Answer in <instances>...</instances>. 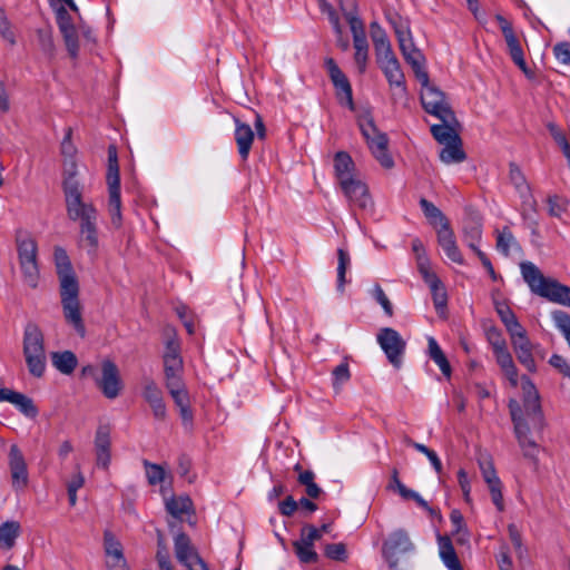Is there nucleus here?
<instances>
[{"label":"nucleus","instance_id":"f257e3e1","mask_svg":"<svg viewBox=\"0 0 570 570\" xmlns=\"http://www.w3.org/2000/svg\"><path fill=\"white\" fill-rule=\"evenodd\" d=\"M62 189L66 200V209L69 219L80 220L79 246L83 248L91 258H96L99 247L97 229V209L91 203L82 200V191L79 181L76 179V165L71 163L70 169L63 179Z\"/></svg>","mask_w":570,"mask_h":570},{"label":"nucleus","instance_id":"f03ea898","mask_svg":"<svg viewBox=\"0 0 570 570\" xmlns=\"http://www.w3.org/2000/svg\"><path fill=\"white\" fill-rule=\"evenodd\" d=\"M524 393L523 407L515 400L509 402V410L514 425L515 438L527 459L537 462L540 452L539 444L530 436L529 422L533 428H542V412L538 391L532 381L523 375L521 377Z\"/></svg>","mask_w":570,"mask_h":570},{"label":"nucleus","instance_id":"7ed1b4c3","mask_svg":"<svg viewBox=\"0 0 570 570\" xmlns=\"http://www.w3.org/2000/svg\"><path fill=\"white\" fill-rule=\"evenodd\" d=\"M53 258L60 281V296L66 321L83 337L86 327L82 321L79 303V284L67 252L62 247H55Z\"/></svg>","mask_w":570,"mask_h":570},{"label":"nucleus","instance_id":"20e7f679","mask_svg":"<svg viewBox=\"0 0 570 570\" xmlns=\"http://www.w3.org/2000/svg\"><path fill=\"white\" fill-rule=\"evenodd\" d=\"M522 277L531 292L547 298L550 302L570 307V287L560 284L556 279L547 278L531 262L520 265Z\"/></svg>","mask_w":570,"mask_h":570},{"label":"nucleus","instance_id":"39448f33","mask_svg":"<svg viewBox=\"0 0 570 570\" xmlns=\"http://www.w3.org/2000/svg\"><path fill=\"white\" fill-rule=\"evenodd\" d=\"M16 247L23 283L30 288H37L40 281V267L36 239L29 232L19 229L16 233Z\"/></svg>","mask_w":570,"mask_h":570},{"label":"nucleus","instance_id":"423d86ee","mask_svg":"<svg viewBox=\"0 0 570 570\" xmlns=\"http://www.w3.org/2000/svg\"><path fill=\"white\" fill-rule=\"evenodd\" d=\"M357 124L374 158L382 167L391 169L394 166V160L387 149L389 138L386 134L377 129L370 112L360 115Z\"/></svg>","mask_w":570,"mask_h":570},{"label":"nucleus","instance_id":"0eeeda50","mask_svg":"<svg viewBox=\"0 0 570 570\" xmlns=\"http://www.w3.org/2000/svg\"><path fill=\"white\" fill-rule=\"evenodd\" d=\"M165 336L163 353L165 379L180 376L184 372L180 340L175 328L171 327L166 328Z\"/></svg>","mask_w":570,"mask_h":570},{"label":"nucleus","instance_id":"6e6552de","mask_svg":"<svg viewBox=\"0 0 570 570\" xmlns=\"http://www.w3.org/2000/svg\"><path fill=\"white\" fill-rule=\"evenodd\" d=\"M175 557L188 570H209L207 563L199 556L196 547L185 532L179 531L174 537Z\"/></svg>","mask_w":570,"mask_h":570},{"label":"nucleus","instance_id":"1a4fd4ad","mask_svg":"<svg viewBox=\"0 0 570 570\" xmlns=\"http://www.w3.org/2000/svg\"><path fill=\"white\" fill-rule=\"evenodd\" d=\"M376 62L383 71L389 85L394 89L393 96L399 98L406 97L405 77L401 65L394 52L376 57Z\"/></svg>","mask_w":570,"mask_h":570},{"label":"nucleus","instance_id":"9d476101","mask_svg":"<svg viewBox=\"0 0 570 570\" xmlns=\"http://www.w3.org/2000/svg\"><path fill=\"white\" fill-rule=\"evenodd\" d=\"M419 272L422 275L425 284L429 286L433 305L439 316L445 317L446 315V305H448V294L445 286L441 282V279L436 276L434 272L431 271L429 261H422L419 258Z\"/></svg>","mask_w":570,"mask_h":570},{"label":"nucleus","instance_id":"9b49d317","mask_svg":"<svg viewBox=\"0 0 570 570\" xmlns=\"http://www.w3.org/2000/svg\"><path fill=\"white\" fill-rule=\"evenodd\" d=\"M423 109L440 120H453V110L445 99V95L435 86L421 89Z\"/></svg>","mask_w":570,"mask_h":570},{"label":"nucleus","instance_id":"f8f14e48","mask_svg":"<svg viewBox=\"0 0 570 570\" xmlns=\"http://www.w3.org/2000/svg\"><path fill=\"white\" fill-rule=\"evenodd\" d=\"M376 340L389 362L393 366L400 367L406 343L399 332L391 327L381 328L376 335Z\"/></svg>","mask_w":570,"mask_h":570},{"label":"nucleus","instance_id":"ddd939ff","mask_svg":"<svg viewBox=\"0 0 570 570\" xmlns=\"http://www.w3.org/2000/svg\"><path fill=\"white\" fill-rule=\"evenodd\" d=\"M479 468L481 470L482 478L488 485L491 500L499 512L504 511V500L502 493V482L497 474L493 461L491 456L483 455L479 458Z\"/></svg>","mask_w":570,"mask_h":570},{"label":"nucleus","instance_id":"4468645a","mask_svg":"<svg viewBox=\"0 0 570 570\" xmlns=\"http://www.w3.org/2000/svg\"><path fill=\"white\" fill-rule=\"evenodd\" d=\"M325 67L335 88L338 102L347 106L350 110H354L355 105L353 101V90L347 77L340 69L333 58L325 59Z\"/></svg>","mask_w":570,"mask_h":570},{"label":"nucleus","instance_id":"2eb2a0df","mask_svg":"<svg viewBox=\"0 0 570 570\" xmlns=\"http://www.w3.org/2000/svg\"><path fill=\"white\" fill-rule=\"evenodd\" d=\"M96 384L109 400L116 399L122 389L119 370L117 365L110 360H104L101 363V375L96 377Z\"/></svg>","mask_w":570,"mask_h":570},{"label":"nucleus","instance_id":"dca6fc26","mask_svg":"<svg viewBox=\"0 0 570 570\" xmlns=\"http://www.w3.org/2000/svg\"><path fill=\"white\" fill-rule=\"evenodd\" d=\"M414 549V546L407 534V532L403 529H397L393 531L387 540L383 543V557L389 562L390 568H395L397 566V556L401 553L410 552Z\"/></svg>","mask_w":570,"mask_h":570},{"label":"nucleus","instance_id":"f3484780","mask_svg":"<svg viewBox=\"0 0 570 570\" xmlns=\"http://www.w3.org/2000/svg\"><path fill=\"white\" fill-rule=\"evenodd\" d=\"M56 21L65 40L67 51L71 58H77L79 52L78 33L72 18L65 6L56 9Z\"/></svg>","mask_w":570,"mask_h":570},{"label":"nucleus","instance_id":"a211bd4d","mask_svg":"<svg viewBox=\"0 0 570 570\" xmlns=\"http://www.w3.org/2000/svg\"><path fill=\"white\" fill-rule=\"evenodd\" d=\"M94 444L97 466L107 470L111 462V439L108 425L97 428Z\"/></svg>","mask_w":570,"mask_h":570},{"label":"nucleus","instance_id":"6ab92c4d","mask_svg":"<svg viewBox=\"0 0 570 570\" xmlns=\"http://www.w3.org/2000/svg\"><path fill=\"white\" fill-rule=\"evenodd\" d=\"M509 177L517 193L522 199V205L524 207L523 216L525 215L527 209L535 212L537 202L533 198L530 185L528 184L525 176L519 166L515 164H510Z\"/></svg>","mask_w":570,"mask_h":570},{"label":"nucleus","instance_id":"aec40b11","mask_svg":"<svg viewBox=\"0 0 570 570\" xmlns=\"http://www.w3.org/2000/svg\"><path fill=\"white\" fill-rule=\"evenodd\" d=\"M9 465L13 489L17 491L24 489L28 484V470L24 458L17 445L10 448Z\"/></svg>","mask_w":570,"mask_h":570},{"label":"nucleus","instance_id":"412c9836","mask_svg":"<svg viewBox=\"0 0 570 570\" xmlns=\"http://www.w3.org/2000/svg\"><path fill=\"white\" fill-rule=\"evenodd\" d=\"M340 186L344 195L354 206L361 209H367L372 207L373 203L367 186L360 179L354 178Z\"/></svg>","mask_w":570,"mask_h":570},{"label":"nucleus","instance_id":"4be33fe9","mask_svg":"<svg viewBox=\"0 0 570 570\" xmlns=\"http://www.w3.org/2000/svg\"><path fill=\"white\" fill-rule=\"evenodd\" d=\"M396 39L400 50L409 65H417L419 60H424V56L414 45L411 29L405 24L396 29Z\"/></svg>","mask_w":570,"mask_h":570},{"label":"nucleus","instance_id":"5701e85b","mask_svg":"<svg viewBox=\"0 0 570 570\" xmlns=\"http://www.w3.org/2000/svg\"><path fill=\"white\" fill-rule=\"evenodd\" d=\"M235 124L234 138L237 145V151L242 160L246 161L248 159L255 132L252 127L242 121L238 117H233Z\"/></svg>","mask_w":570,"mask_h":570},{"label":"nucleus","instance_id":"b1692460","mask_svg":"<svg viewBox=\"0 0 570 570\" xmlns=\"http://www.w3.org/2000/svg\"><path fill=\"white\" fill-rule=\"evenodd\" d=\"M438 242L444 250L445 255L452 262L462 265L464 263L463 256L456 245L454 233L450 227L438 228Z\"/></svg>","mask_w":570,"mask_h":570},{"label":"nucleus","instance_id":"393cba45","mask_svg":"<svg viewBox=\"0 0 570 570\" xmlns=\"http://www.w3.org/2000/svg\"><path fill=\"white\" fill-rule=\"evenodd\" d=\"M389 489L396 491L400 494V497L404 500H413L420 508L424 509L430 514H434V509H432L429 505V503L416 491L406 488L401 482L397 469H393L392 471Z\"/></svg>","mask_w":570,"mask_h":570},{"label":"nucleus","instance_id":"a878e982","mask_svg":"<svg viewBox=\"0 0 570 570\" xmlns=\"http://www.w3.org/2000/svg\"><path fill=\"white\" fill-rule=\"evenodd\" d=\"M459 122L455 115L453 114V120H441V124L431 126V134L434 139L442 144H449L452 141H460V135L456 131Z\"/></svg>","mask_w":570,"mask_h":570},{"label":"nucleus","instance_id":"bb28decb","mask_svg":"<svg viewBox=\"0 0 570 570\" xmlns=\"http://www.w3.org/2000/svg\"><path fill=\"white\" fill-rule=\"evenodd\" d=\"M439 556L449 570H463L451 539L438 535Z\"/></svg>","mask_w":570,"mask_h":570},{"label":"nucleus","instance_id":"cd10ccee","mask_svg":"<svg viewBox=\"0 0 570 570\" xmlns=\"http://www.w3.org/2000/svg\"><path fill=\"white\" fill-rule=\"evenodd\" d=\"M335 176L340 185L354 179L355 164L346 151H337L334 156Z\"/></svg>","mask_w":570,"mask_h":570},{"label":"nucleus","instance_id":"c85d7f7f","mask_svg":"<svg viewBox=\"0 0 570 570\" xmlns=\"http://www.w3.org/2000/svg\"><path fill=\"white\" fill-rule=\"evenodd\" d=\"M43 352V335L40 328L33 323L27 324L23 333V354Z\"/></svg>","mask_w":570,"mask_h":570},{"label":"nucleus","instance_id":"c756f323","mask_svg":"<svg viewBox=\"0 0 570 570\" xmlns=\"http://www.w3.org/2000/svg\"><path fill=\"white\" fill-rule=\"evenodd\" d=\"M165 385L178 409L190 404L189 394L183 382V375L165 379Z\"/></svg>","mask_w":570,"mask_h":570},{"label":"nucleus","instance_id":"7c9ffc66","mask_svg":"<svg viewBox=\"0 0 570 570\" xmlns=\"http://www.w3.org/2000/svg\"><path fill=\"white\" fill-rule=\"evenodd\" d=\"M108 212L114 226L119 228L122 224L121 215V199H120V184H116L114 179L112 185H108Z\"/></svg>","mask_w":570,"mask_h":570},{"label":"nucleus","instance_id":"2f4dec72","mask_svg":"<svg viewBox=\"0 0 570 570\" xmlns=\"http://www.w3.org/2000/svg\"><path fill=\"white\" fill-rule=\"evenodd\" d=\"M420 207L429 223L436 229L450 227L449 219L432 202L426 198H421Z\"/></svg>","mask_w":570,"mask_h":570},{"label":"nucleus","instance_id":"473e14b6","mask_svg":"<svg viewBox=\"0 0 570 570\" xmlns=\"http://www.w3.org/2000/svg\"><path fill=\"white\" fill-rule=\"evenodd\" d=\"M507 42L509 55L512 59V61L522 70V72L528 77L532 78L533 72L528 68L523 49L517 38V36H512L504 39Z\"/></svg>","mask_w":570,"mask_h":570},{"label":"nucleus","instance_id":"72a5a7b5","mask_svg":"<svg viewBox=\"0 0 570 570\" xmlns=\"http://www.w3.org/2000/svg\"><path fill=\"white\" fill-rule=\"evenodd\" d=\"M166 511L175 519L181 520L193 512V502L188 497H171L165 502Z\"/></svg>","mask_w":570,"mask_h":570},{"label":"nucleus","instance_id":"f704fd0d","mask_svg":"<svg viewBox=\"0 0 570 570\" xmlns=\"http://www.w3.org/2000/svg\"><path fill=\"white\" fill-rule=\"evenodd\" d=\"M51 361L53 366L65 375H70L78 364L77 356L71 351L55 352Z\"/></svg>","mask_w":570,"mask_h":570},{"label":"nucleus","instance_id":"c9c22d12","mask_svg":"<svg viewBox=\"0 0 570 570\" xmlns=\"http://www.w3.org/2000/svg\"><path fill=\"white\" fill-rule=\"evenodd\" d=\"M428 353L430 358L440 367L442 374L446 377L451 375L450 363L440 347L436 340L432 336L428 338Z\"/></svg>","mask_w":570,"mask_h":570},{"label":"nucleus","instance_id":"e433bc0d","mask_svg":"<svg viewBox=\"0 0 570 570\" xmlns=\"http://www.w3.org/2000/svg\"><path fill=\"white\" fill-rule=\"evenodd\" d=\"M440 159L445 165L459 164L465 160L466 155L462 148V140L445 144L440 150Z\"/></svg>","mask_w":570,"mask_h":570},{"label":"nucleus","instance_id":"4c0bfd02","mask_svg":"<svg viewBox=\"0 0 570 570\" xmlns=\"http://www.w3.org/2000/svg\"><path fill=\"white\" fill-rule=\"evenodd\" d=\"M371 37L374 43L375 57L393 52L386 32L377 22L371 23Z\"/></svg>","mask_w":570,"mask_h":570},{"label":"nucleus","instance_id":"58836bf2","mask_svg":"<svg viewBox=\"0 0 570 570\" xmlns=\"http://www.w3.org/2000/svg\"><path fill=\"white\" fill-rule=\"evenodd\" d=\"M517 355L518 361L523 365L530 373L537 372V363L532 353V343L530 341L519 343L512 346Z\"/></svg>","mask_w":570,"mask_h":570},{"label":"nucleus","instance_id":"ea45409f","mask_svg":"<svg viewBox=\"0 0 570 570\" xmlns=\"http://www.w3.org/2000/svg\"><path fill=\"white\" fill-rule=\"evenodd\" d=\"M20 533V524L17 521H7L0 525V548L11 549Z\"/></svg>","mask_w":570,"mask_h":570},{"label":"nucleus","instance_id":"a19ab883","mask_svg":"<svg viewBox=\"0 0 570 570\" xmlns=\"http://www.w3.org/2000/svg\"><path fill=\"white\" fill-rule=\"evenodd\" d=\"M497 248L504 256H509L512 249H520V245L509 227H503L497 236Z\"/></svg>","mask_w":570,"mask_h":570},{"label":"nucleus","instance_id":"79ce46f5","mask_svg":"<svg viewBox=\"0 0 570 570\" xmlns=\"http://www.w3.org/2000/svg\"><path fill=\"white\" fill-rule=\"evenodd\" d=\"M293 547L301 562L314 563L317 561L318 556L314 550V546L309 541L301 537L299 540L293 543Z\"/></svg>","mask_w":570,"mask_h":570},{"label":"nucleus","instance_id":"37998d69","mask_svg":"<svg viewBox=\"0 0 570 570\" xmlns=\"http://www.w3.org/2000/svg\"><path fill=\"white\" fill-rule=\"evenodd\" d=\"M315 473L311 470L302 471L297 476V482L305 487V492L309 499H318L323 490L315 483Z\"/></svg>","mask_w":570,"mask_h":570},{"label":"nucleus","instance_id":"c03bdc74","mask_svg":"<svg viewBox=\"0 0 570 570\" xmlns=\"http://www.w3.org/2000/svg\"><path fill=\"white\" fill-rule=\"evenodd\" d=\"M141 395L149 405L164 400L163 391L151 377L142 379Z\"/></svg>","mask_w":570,"mask_h":570},{"label":"nucleus","instance_id":"a18cd8bd","mask_svg":"<svg viewBox=\"0 0 570 570\" xmlns=\"http://www.w3.org/2000/svg\"><path fill=\"white\" fill-rule=\"evenodd\" d=\"M26 362L30 374L41 377L46 370V355L43 353H26Z\"/></svg>","mask_w":570,"mask_h":570},{"label":"nucleus","instance_id":"49530a36","mask_svg":"<svg viewBox=\"0 0 570 570\" xmlns=\"http://www.w3.org/2000/svg\"><path fill=\"white\" fill-rule=\"evenodd\" d=\"M12 405L27 417L35 419L38 415V409L32 399L20 392L16 395Z\"/></svg>","mask_w":570,"mask_h":570},{"label":"nucleus","instance_id":"de8ad7c7","mask_svg":"<svg viewBox=\"0 0 570 570\" xmlns=\"http://www.w3.org/2000/svg\"><path fill=\"white\" fill-rule=\"evenodd\" d=\"M337 258H338V265H337V291L343 293L344 292V285L346 284V271L351 264L350 255L348 253L343 249H337Z\"/></svg>","mask_w":570,"mask_h":570},{"label":"nucleus","instance_id":"09e8293b","mask_svg":"<svg viewBox=\"0 0 570 570\" xmlns=\"http://www.w3.org/2000/svg\"><path fill=\"white\" fill-rule=\"evenodd\" d=\"M355 55L354 59L360 69V72H364L367 62L368 43L366 38H357L353 40Z\"/></svg>","mask_w":570,"mask_h":570},{"label":"nucleus","instance_id":"8fccbe9b","mask_svg":"<svg viewBox=\"0 0 570 570\" xmlns=\"http://www.w3.org/2000/svg\"><path fill=\"white\" fill-rule=\"evenodd\" d=\"M551 316L556 327L563 335L570 348V315L563 311H554Z\"/></svg>","mask_w":570,"mask_h":570},{"label":"nucleus","instance_id":"3c124183","mask_svg":"<svg viewBox=\"0 0 570 570\" xmlns=\"http://www.w3.org/2000/svg\"><path fill=\"white\" fill-rule=\"evenodd\" d=\"M547 203L549 215L558 218L567 210L569 204L567 198L559 195L549 196Z\"/></svg>","mask_w":570,"mask_h":570},{"label":"nucleus","instance_id":"603ef678","mask_svg":"<svg viewBox=\"0 0 570 570\" xmlns=\"http://www.w3.org/2000/svg\"><path fill=\"white\" fill-rule=\"evenodd\" d=\"M146 476L150 485H157L165 479V470L161 465L144 460Z\"/></svg>","mask_w":570,"mask_h":570},{"label":"nucleus","instance_id":"864d4df0","mask_svg":"<svg viewBox=\"0 0 570 570\" xmlns=\"http://www.w3.org/2000/svg\"><path fill=\"white\" fill-rule=\"evenodd\" d=\"M114 179L116 180V184H120L117 153L116 148L111 146L108 150L107 184L112 185Z\"/></svg>","mask_w":570,"mask_h":570},{"label":"nucleus","instance_id":"5fc2aeb1","mask_svg":"<svg viewBox=\"0 0 570 570\" xmlns=\"http://www.w3.org/2000/svg\"><path fill=\"white\" fill-rule=\"evenodd\" d=\"M156 560L160 570H174L163 535H158Z\"/></svg>","mask_w":570,"mask_h":570},{"label":"nucleus","instance_id":"6e6d98bb","mask_svg":"<svg viewBox=\"0 0 570 570\" xmlns=\"http://www.w3.org/2000/svg\"><path fill=\"white\" fill-rule=\"evenodd\" d=\"M548 130L554 141L559 145L561 148L564 157L568 159L570 165V144L568 142L566 135L559 129V127L554 124L548 125Z\"/></svg>","mask_w":570,"mask_h":570},{"label":"nucleus","instance_id":"4d7b16f0","mask_svg":"<svg viewBox=\"0 0 570 570\" xmlns=\"http://www.w3.org/2000/svg\"><path fill=\"white\" fill-rule=\"evenodd\" d=\"M494 308L498 313L501 322L505 327L511 325L517 318L514 312L510 308V306L505 302L495 301Z\"/></svg>","mask_w":570,"mask_h":570},{"label":"nucleus","instance_id":"13d9d810","mask_svg":"<svg viewBox=\"0 0 570 570\" xmlns=\"http://www.w3.org/2000/svg\"><path fill=\"white\" fill-rule=\"evenodd\" d=\"M505 328L510 335L512 346L515 345V343L519 344V343L530 341L527 335V331L524 330V327L520 324V322L518 320H515L511 325H509Z\"/></svg>","mask_w":570,"mask_h":570},{"label":"nucleus","instance_id":"bf43d9fd","mask_svg":"<svg viewBox=\"0 0 570 570\" xmlns=\"http://www.w3.org/2000/svg\"><path fill=\"white\" fill-rule=\"evenodd\" d=\"M333 375V386L338 389L342 384L346 383L350 377V367L346 362L338 364L332 372Z\"/></svg>","mask_w":570,"mask_h":570},{"label":"nucleus","instance_id":"052dcab7","mask_svg":"<svg viewBox=\"0 0 570 570\" xmlns=\"http://www.w3.org/2000/svg\"><path fill=\"white\" fill-rule=\"evenodd\" d=\"M485 334L492 351L507 346L502 332L497 326L489 327Z\"/></svg>","mask_w":570,"mask_h":570},{"label":"nucleus","instance_id":"680f3d73","mask_svg":"<svg viewBox=\"0 0 570 570\" xmlns=\"http://www.w3.org/2000/svg\"><path fill=\"white\" fill-rule=\"evenodd\" d=\"M553 55L556 59L561 63L569 66L570 65V42L562 41L554 45Z\"/></svg>","mask_w":570,"mask_h":570},{"label":"nucleus","instance_id":"e2e57ef3","mask_svg":"<svg viewBox=\"0 0 570 570\" xmlns=\"http://www.w3.org/2000/svg\"><path fill=\"white\" fill-rule=\"evenodd\" d=\"M325 556L335 561L346 559V547L344 543H331L325 547Z\"/></svg>","mask_w":570,"mask_h":570},{"label":"nucleus","instance_id":"0e129e2a","mask_svg":"<svg viewBox=\"0 0 570 570\" xmlns=\"http://www.w3.org/2000/svg\"><path fill=\"white\" fill-rule=\"evenodd\" d=\"M372 295L375 298V301L382 306L386 315L392 316L393 306L380 285L376 284L373 287Z\"/></svg>","mask_w":570,"mask_h":570},{"label":"nucleus","instance_id":"69168bd1","mask_svg":"<svg viewBox=\"0 0 570 570\" xmlns=\"http://www.w3.org/2000/svg\"><path fill=\"white\" fill-rule=\"evenodd\" d=\"M346 19L353 35V40L358 37L366 38L363 21L357 16L350 12L346 14Z\"/></svg>","mask_w":570,"mask_h":570},{"label":"nucleus","instance_id":"338daca9","mask_svg":"<svg viewBox=\"0 0 570 570\" xmlns=\"http://www.w3.org/2000/svg\"><path fill=\"white\" fill-rule=\"evenodd\" d=\"M0 35L10 45H16V36L11 30L10 22L8 21L4 12L0 9Z\"/></svg>","mask_w":570,"mask_h":570},{"label":"nucleus","instance_id":"774afa93","mask_svg":"<svg viewBox=\"0 0 570 570\" xmlns=\"http://www.w3.org/2000/svg\"><path fill=\"white\" fill-rule=\"evenodd\" d=\"M38 38H39V43H40L41 50L48 56H53L55 42H53L51 32L45 31V30H39Z\"/></svg>","mask_w":570,"mask_h":570}]
</instances>
